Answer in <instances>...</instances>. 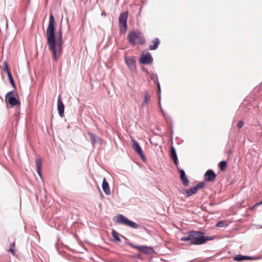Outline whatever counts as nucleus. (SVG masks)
<instances>
[{
  "instance_id": "obj_17",
  "label": "nucleus",
  "mask_w": 262,
  "mask_h": 262,
  "mask_svg": "<svg viewBox=\"0 0 262 262\" xmlns=\"http://www.w3.org/2000/svg\"><path fill=\"white\" fill-rule=\"evenodd\" d=\"M151 43L149 46V49L151 50H154L158 48L160 44V40L158 38H156L151 41Z\"/></svg>"
},
{
  "instance_id": "obj_2",
  "label": "nucleus",
  "mask_w": 262,
  "mask_h": 262,
  "mask_svg": "<svg viewBox=\"0 0 262 262\" xmlns=\"http://www.w3.org/2000/svg\"><path fill=\"white\" fill-rule=\"evenodd\" d=\"M213 239L211 237L205 236L203 232L192 231L188 233L187 236L181 238V241L190 242L192 245H201L205 244L207 241Z\"/></svg>"
},
{
  "instance_id": "obj_28",
  "label": "nucleus",
  "mask_w": 262,
  "mask_h": 262,
  "mask_svg": "<svg viewBox=\"0 0 262 262\" xmlns=\"http://www.w3.org/2000/svg\"><path fill=\"white\" fill-rule=\"evenodd\" d=\"M225 224V221H220L216 224V226L218 227H223Z\"/></svg>"
},
{
  "instance_id": "obj_24",
  "label": "nucleus",
  "mask_w": 262,
  "mask_h": 262,
  "mask_svg": "<svg viewBox=\"0 0 262 262\" xmlns=\"http://www.w3.org/2000/svg\"><path fill=\"white\" fill-rule=\"evenodd\" d=\"M89 136H90L91 141L93 144H94L99 139L98 137L96 136L95 135L92 134H89Z\"/></svg>"
},
{
  "instance_id": "obj_32",
  "label": "nucleus",
  "mask_w": 262,
  "mask_h": 262,
  "mask_svg": "<svg viewBox=\"0 0 262 262\" xmlns=\"http://www.w3.org/2000/svg\"><path fill=\"white\" fill-rule=\"evenodd\" d=\"M262 204V200L259 202V203H257L256 204H255V206H259L260 205H261Z\"/></svg>"
},
{
  "instance_id": "obj_6",
  "label": "nucleus",
  "mask_w": 262,
  "mask_h": 262,
  "mask_svg": "<svg viewBox=\"0 0 262 262\" xmlns=\"http://www.w3.org/2000/svg\"><path fill=\"white\" fill-rule=\"evenodd\" d=\"M6 101L12 106L19 105L20 102L14 97V91L8 92L6 95Z\"/></svg>"
},
{
  "instance_id": "obj_13",
  "label": "nucleus",
  "mask_w": 262,
  "mask_h": 262,
  "mask_svg": "<svg viewBox=\"0 0 262 262\" xmlns=\"http://www.w3.org/2000/svg\"><path fill=\"white\" fill-rule=\"evenodd\" d=\"M125 61L130 70H134L136 69L135 61L132 58H125Z\"/></svg>"
},
{
  "instance_id": "obj_23",
  "label": "nucleus",
  "mask_w": 262,
  "mask_h": 262,
  "mask_svg": "<svg viewBox=\"0 0 262 262\" xmlns=\"http://www.w3.org/2000/svg\"><path fill=\"white\" fill-rule=\"evenodd\" d=\"M227 166V163L225 161H222L220 163V168L221 171H225Z\"/></svg>"
},
{
  "instance_id": "obj_8",
  "label": "nucleus",
  "mask_w": 262,
  "mask_h": 262,
  "mask_svg": "<svg viewBox=\"0 0 262 262\" xmlns=\"http://www.w3.org/2000/svg\"><path fill=\"white\" fill-rule=\"evenodd\" d=\"M129 245L132 247L136 248L139 250L140 251L145 253L150 254L152 252V248L150 247H148L147 246H135L132 244H130Z\"/></svg>"
},
{
  "instance_id": "obj_5",
  "label": "nucleus",
  "mask_w": 262,
  "mask_h": 262,
  "mask_svg": "<svg viewBox=\"0 0 262 262\" xmlns=\"http://www.w3.org/2000/svg\"><path fill=\"white\" fill-rule=\"evenodd\" d=\"M128 12L121 13L119 17V30L121 33H125L127 29V19Z\"/></svg>"
},
{
  "instance_id": "obj_16",
  "label": "nucleus",
  "mask_w": 262,
  "mask_h": 262,
  "mask_svg": "<svg viewBox=\"0 0 262 262\" xmlns=\"http://www.w3.org/2000/svg\"><path fill=\"white\" fill-rule=\"evenodd\" d=\"M197 191H198L196 190V188L193 187L189 189H183L182 190V193L183 194L186 193L187 196H189L193 194L196 193Z\"/></svg>"
},
{
  "instance_id": "obj_22",
  "label": "nucleus",
  "mask_w": 262,
  "mask_h": 262,
  "mask_svg": "<svg viewBox=\"0 0 262 262\" xmlns=\"http://www.w3.org/2000/svg\"><path fill=\"white\" fill-rule=\"evenodd\" d=\"M112 235L116 241H117L118 242H121V239L119 237L118 233L117 231H116L115 230H112Z\"/></svg>"
},
{
  "instance_id": "obj_15",
  "label": "nucleus",
  "mask_w": 262,
  "mask_h": 262,
  "mask_svg": "<svg viewBox=\"0 0 262 262\" xmlns=\"http://www.w3.org/2000/svg\"><path fill=\"white\" fill-rule=\"evenodd\" d=\"M102 188L106 195L111 194V190L108 183L106 181L105 179L104 178L102 182Z\"/></svg>"
},
{
  "instance_id": "obj_25",
  "label": "nucleus",
  "mask_w": 262,
  "mask_h": 262,
  "mask_svg": "<svg viewBox=\"0 0 262 262\" xmlns=\"http://www.w3.org/2000/svg\"><path fill=\"white\" fill-rule=\"evenodd\" d=\"M8 78H9V81H10V82L11 83V84L14 86L15 85V83H14V80H13V76L11 74V73H9L8 74Z\"/></svg>"
},
{
  "instance_id": "obj_4",
  "label": "nucleus",
  "mask_w": 262,
  "mask_h": 262,
  "mask_svg": "<svg viewBox=\"0 0 262 262\" xmlns=\"http://www.w3.org/2000/svg\"><path fill=\"white\" fill-rule=\"evenodd\" d=\"M113 220L117 224L124 225L132 228L136 229L139 226L138 224L128 220L122 214H118L114 218Z\"/></svg>"
},
{
  "instance_id": "obj_31",
  "label": "nucleus",
  "mask_w": 262,
  "mask_h": 262,
  "mask_svg": "<svg viewBox=\"0 0 262 262\" xmlns=\"http://www.w3.org/2000/svg\"><path fill=\"white\" fill-rule=\"evenodd\" d=\"M8 252L11 253L13 255H15V253H14V250L13 248H12L11 247L8 250Z\"/></svg>"
},
{
  "instance_id": "obj_12",
  "label": "nucleus",
  "mask_w": 262,
  "mask_h": 262,
  "mask_svg": "<svg viewBox=\"0 0 262 262\" xmlns=\"http://www.w3.org/2000/svg\"><path fill=\"white\" fill-rule=\"evenodd\" d=\"M179 171L180 173V178L183 184L185 186H189V181L185 174V171L183 169H180Z\"/></svg>"
},
{
  "instance_id": "obj_19",
  "label": "nucleus",
  "mask_w": 262,
  "mask_h": 262,
  "mask_svg": "<svg viewBox=\"0 0 262 262\" xmlns=\"http://www.w3.org/2000/svg\"><path fill=\"white\" fill-rule=\"evenodd\" d=\"M149 77H150V78L151 80H152L155 83L158 82V91L160 92L161 91V89H160V84L158 81V77H157V75H156L154 73H150Z\"/></svg>"
},
{
  "instance_id": "obj_26",
  "label": "nucleus",
  "mask_w": 262,
  "mask_h": 262,
  "mask_svg": "<svg viewBox=\"0 0 262 262\" xmlns=\"http://www.w3.org/2000/svg\"><path fill=\"white\" fill-rule=\"evenodd\" d=\"M205 187V183L204 182L199 183L195 186L196 190L198 191L200 189L203 188Z\"/></svg>"
},
{
  "instance_id": "obj_7",
  "label": "nucleus",
  "mask_w": 262,
  "mask_h": 262,
  "mask_svg": "<svg viewBox=\"0 0 262 262\" xmlns=\"http://www.w3.org/2000/svg\"><path fill=\"white\" fill-rule=\"evenodd\" d=\"M152 60L153 59L149 53L142 54L139 59L140 62L143 64H150Z\"/></svg>"
},
{
  "instance_id": "obj_14",
  "label": "nucleus",
  "mask_w": 262,
  "mask_h": 262,
  "mask_svg": "<svg viewBox=\"0 0 262 262\" xmlns=\"http://www.w3.org/2000/svg\"><path fill=\"white\" fill-rule=\"evenodd\" d=\"M170 157L173 160L174 163L178 165V157L174 147L171 145L170 147Z\"/></svg>"
},
{
  "instance_id": "obj_33",
  "label": "nucleus",
  "mask_w": 262,
  "mask_h": 262,
  "mask_svg": "<svg viewBox=\"0 0 262 262\" xmlns=\"http://www.w3.org/2000/svg\"><path fill=\"white\" fill-rule=\"evenodd\" d=\"M159 106H160V109H161V111H162V107H161V104H160V102H159Z\"/></svg>"
},
{
  "instance_id": "obj_18",
  "label": "nucleus",
  "mask_w": 262,
  "mask_h": 262,
  "mask_svg": "<svg viewBox=\"0 0 262 262\" xmlns=\"http://www.w3.org/2000/svg\"><path fill=\"white\" fill-rule=\"evenodd\" d=\"M234 259L236 261H243V260L252 259V257H250V256L237 255L234 257Z\"/></svg>"
},
{
  "instance_id": "obj_3",
  "label": "nucleus",
  "mask_w": 262,
  "mask_h": 262,
  "mask_svg": "<svg viewBox=\"0 0 262 262\" xmlns=\"http://www.w3.org/2000/svg\"><path fill=\"white\" fill-rule=\"evenodd\" d=\"M129 42L134 46L136 43L143 44L145 42L144 37L142 34L138 32H130L127 36Z\"/></svg>"
},
{
  "instance_id": "obj_29",
  "label": "nucleus",
  "mask_w": 262,
  "mask_h": 262,
  "mask_svg": "<svg viewBox=\"0 0 262 262\" xmlns=\"http://www.w3.org/2000/svg\"><path fill=\"white\" fill-rule=\"evenodd\" d=\"M15 246V240H14V239H13L12 240V241H10L9 247H10V248L11 247L12 248H13V247H14Z\"/></svg>"
},
{
  "instance_id": "obj_27",
  "label": "nucleus",
  "mask_w": 262,
  "mask_h": 262,
  "mask_svg": "<svg viewBox=\"0 0 262 262\" xmlns=\"http://www.w3.org/2000/svg\"><path fill=\"white\" fill-rule=\"evenodd\" d=\"M3 70H4V71L7 72V74L9 73H11L9 71V68H8V63L6 61L4 62V68H3Z\"/></svg>"
},
{
  "instance_id": "obj_20",
  "label": "nucleus",
  "mask_w": 262,
  "mask_h": 262,
  "mask_svg": "<svg viewBox=\"0 0 262 262\" xmlns=\"http://www.w3.org/2000/svg\"><path fill=\"white\" fill-rule=\"evenodd\" d=\"M36 168H37V171L38 173L40 176V170H41V159L40 158H38L36 160Z\"/></svg>"
},
{
  "instance_id": "obj_9",
  "label": "nucleus",
  "mask_w": 262,
  "mask_h": 262,
  "mask_svg": "<svg viewBox=\"0 0 262 262\" xmlns=\"http://www.w3.org/2000/svg\"><path fill=\"white\" fill-rule=\"evenodd\" d=\"M57 110L60 117L63 116L64 106L61 99V95H59L57 100Z\"/></svg>"
},
{
  "instance_id": "obj_11",
  "label": "nucleus",
  "mask_w": 262,
  "mask_h": 262,
  "mask_svg": "<svg viewBox=\"0 0 262 262\" xmlns=\"http://www.w3.org/2000/svg\"><path fill=\"white\" fill-rule=\"evenodd\" d=\"M132 141L133 143V149L138 153V154L141 157V158L143 159L144 157V155L141 147L139 146L138 143L136 141L133 140Z\"/></svg>"
},
{
  "instance_id": "obj_21",
  "label": "nucleus",
  "mask_w": 262,
  "mask_h": 262,
  "mask_svg": "<svg viewBox=\"0 0 262 262\" xmlns=\"http://www.w3.org/2000/svg\"><path fill=\"white\" fill-rule=\"evenodd\" d=\"M150 99V96L149 94L147 93H146L144 96V99L142 103L143 106H146L147 105L148 102L149 101Z\"/></svg>"
},
{
  "instance_id": "obj_1",
  "label": "nucleus",
  "mask_w": 262,
  "mask_h": 262,
  "mask_svg": "<svg viewBox=\"0 0 262 262\" xmlns=\"http://www.w3.org/2000/svg\"><path fill=\"white\" fill-rule=\"evenodd\" d=\"M55 20L52 14L50 15L49 21L47 29L46 36L47 43L50 51L52 52L55 60H57L62 51V31L60 28L58 32L57 38L55 35Z\"/></svg>"
},
{
  "instance_id": "obj_30",
  "label": "nucleus",
  "mask_w": 262,
  "mask_h": 262,
  "mask_svg": "<svg viewBox=\"0 0 262 262\" xmlns=\"http://www.w3.org/2000/svg\"><path fill=\"white\" fill-rule=\"evenodd\" d=\"M244 125V122L243 121H239L238 122L237 126L239 128H241Z\"/></svg>"
},
{
  "instance_id": "obj_10",
  "label": "nucleus",
  "mask_w": 262,
  "mask_h": 262,
  "mask_svg": "<svg viewBox=\"0 0 262 262\" xmlns=\"http://www.w3.org/2000/svg\"><path fill=\"white\" fill-rule=\"evenodd\" d=\"M216 174L212 170H207L205 175V180L207 182H212L213 181L215 178H216Z\"/></svg>"
}]
</instances>
